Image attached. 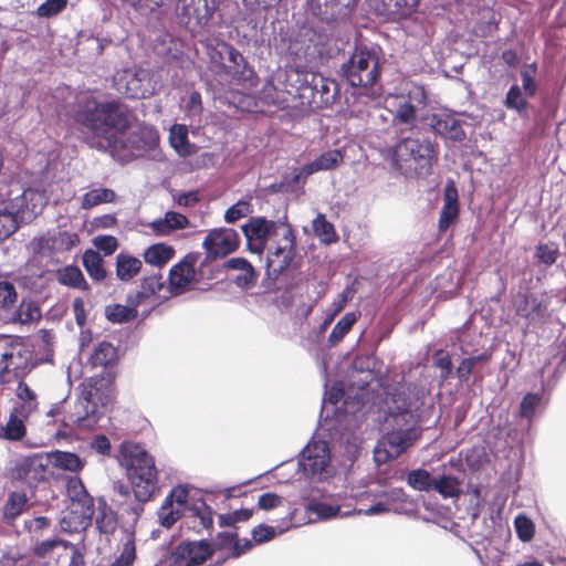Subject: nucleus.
<instances>
[{"label": "nucleus", "instance_id": "nucleus-51", "mask_svg": "<svg viewBox=\"0 0 566 566\" xmlns=\"http://www.w3.org/2000/svg\"><path fill=\"white\" fill-rule=\"evenodd\" d=\"M514 528L520 541L531 542L535 534L533 521L525 514H518L514 518Z\"/></svg>", "mask_w": 566, "mask_h": 566}, {"label": "nucleus", "instance_id": "nucleus-64", "mask_svg": "<svg viewBox=\"0 0 566 566\" xmlns=\"http://www.w3.org/2000/svg\"><path fill=\"white\" fill-rule=\"evenodd\" d=\"M94 245L106 255L113 254L117 249V240L112 235H98L94 239Z\"/></svg>", "mask_w": 566, "mask_h": 566}, {"label": "nucleus", "instance_id": "nucleus-24", "mask_svg": "<svg viewBox=\"0 0 566 566\" xmlns=\"http://www.w3.org/2000/svg\"><path fill=\"white\" fill-rule=\"evenodd\" d=\"M459 214L458 191L452 182L448 184L443 193V207L439 218V229H448Z\"/></svg>", "mask_w": 566, "mask_h": 566}, {"label": "nucleus", "instance_id": "nucleus-61", "mask_svg": "<svg viewBox=\"0 0 566 566\" xmlns=\"http://www.w3.org/2000/svg\"><path fill=\"white\" fill-rule=\"evenodd\" d=\"M67 0H46L42 3L36 13L39 17L50 18L60 13L66 7Z\"/></svg>", "mask_w": 566, "mask_h": 566}, {"label": "nucleus", "instance_id": "nucleus-19", "mask_svg": "<svg viewBox=\"0 0 566 566\" xmlns=\"http://www.w3.org/2000/svg\"><path fill=\"white\" fill-rule=\"evenodd\" d=\"M210 545L205 541L185 542L177 546L174 552L176 566H199L211 556Z\"/></svg>", "mask_w": 566, "mask_h": 566}, {"label": "nucleus", "instance_id": "nucleus-31", "mask_svg": "<svg viewBox=\"0 0 566 566\" xmlns=\"http://www.w3.org/2000/svg\"><path fill=\"white\" fill-rule=\"evenodd\" d=\"M174 256L175 249L165 243L153 244L143 253L146 263L158 268L166 265Z\"/></svg>", "mask_w": 566, "mask_h": 566}, {"label": "nucleus", "instance_id": "nucleus-40", "mask_svg": "<svg viewBox=\"0 0 566 566\" xmlns=\"http://www.w3.org/2000/svg\"><path fill=\"white\" fill-rule=\"evenodd\" d=\"M315 235L325 244L333 243L337 240L334 226L327 221L325 214L318 213L312 222Z\"/></svg>", "mask_w": 566, "mask_h": 566}, {"label": "nucleus", "instance_id": "nucleus-34", "mask_svg": "<svg viewBox=\"0 0 566 566\" xmlns=\"http://www.w3.org/2000/svg\"><path fill=\"white\" fill-rule=\"evenodd\" d=\"M117 359V349L111 343L101 342L90 355L88 361L93 367H107Z\"/></svg>", "mask_w": 566, "mask_h": 566}, {"label": "nucleus", "instance_id": "nucleus-41", "mask_svg": "<svg viewBox=\"0 0 566 566\" xmlns=\"http://www.w3.org/2000/svg\"><path fill=\"white\" fill-rule=\"evenodd\" d=\"M358 316L359 315L354 312L346 313L337 322L328 336V342L332 346L338 344L345 337V335L352 329L353 325L357 322Z\"/></svg>", "mask_w": 566, "mask_h": 566}, {"label": "nucleus", "instance_id": "nucleus-38", "mask_svg": "<svg viewBox=\"0 0 566 566\" xmlns=\"http://www.w3.org/2000/svg\"><path fill=\"white\" fill-rule=\"evenodd\" d=\"M158 294L163 298H168L170 295L161 275H151L145 277L142 282V289L138 297H149L150 295Z\"/></svg>", "mask_w": 566, "mask_h": 566}, {"label": "nucleus", "instance_id": "nucleus-59", "mask_svg": "<svg viewBox=\"0 0 566 566\" xmlns=\"http://www.w3.org/2000/svg\"><path fill=\"white\" fill-rule=\"evenodd\" d=\"M18 298V293L12 283L2 281L0 282V308L11 307Z\"/></svg>", "mask_w": 566, "mask_h": 566}, {"label": "nucleus", "instance_id": "nucleus-42", "mask_svg": "<svg viewBox=\"0 0 566 566\" xmlns=\"http://www.w3.org/2000/svg\"><path fill=\"white\" fill-rule=\"evenodd\" d=\"M24 421L25 420L11 412L7 423L4 426L1 424L2 438L10 441L21 440L27 432Z\"/></svg>", "mask_w": 566, "mask_h": 566}, {"label": "nucleus", "instance_id": "nucleus-37", "mask_svg": "<svg viewBox=\"0 0 566 566\" xmlns=\"http://www.w3.org/2000/svg\"><path fill=\"white\" fill-rule=\"evenodd\" d=\"M291 520L292 518L289 517L287 521L284 522V525H277L276 527L265 524L255 526L252 531L253 541L258 544H262L273 539L276 535L283 534L291 528Z\"/></svg>", "mask_w": 566, "mask_h": 566}, {"label": "nucleus", "instance_id": "nucleus-29", "mask_svg": "<svg viewBox=\"0 0 566 566\" xmlns=\"http://www.w3.org/2000/svg\"><path fill=\"white\" fill-rule=\"evenodd\" d=\"M136 559L135 535L130 530H125L117 548L115 560L109 566H133Z\"/></svg>", "mask_w": 566, "mask_h": 566}, {"label": "nucleus", "instance_id": "nucleus-32", "mask_svg": "<svg viewBox=\"0 0 566 566\" xmlns=\"http://www.w3.org/2000/svg\"><path fill=\"white\" fill-rule=\"evenodd\" d=\"M169 143L179 156L186 157L195 151L193 145L188 140V128L182 124H175L169 132Z\"/></svg>", "mask_w": 566, "mask_h": 566}, {"label": "nucleus", "instance_id": "nucleus-18", "mask_svg": "<svg viewBox=\"0 0 566 566\" xmlns=\"http://www.w3.org/2000/svg\"><path fill=\"white\" fill-rule=\"evenodd\" d=\"M80 242L75 232L56 231L32 240L34 252L41 254H52L70 251Z\"/></svg>", "mask_w": 566, "mask_h": 566}, {"label": "nucleus", "instance_id": "nucleus-7", "mask_svg": "<svg viewBox=\"0 0 566 566\" xmlns=\"http://www.w3.org/2000/svg\"><path fill=\"white\" fill-rule=\"evenodd\" d=\"M185 514L198 521V526L209 530L213 525L212 510L201 500L195 499L187 485H177L165 497L158 510V522L169 528Z\"/></svg>", "mask_w": 566, "mask_h": 566}, {"label": "nucleus", "instance_id": "nucleus-1", "mask_svg": "<svg viewBox=\"0 0 566 566\" xmlns=\"http://www.w3.org/2000/svg\"><path fill=\"white\" fill-rule=\"evenodd\" d=\"M75 103V120L92 133L96 148L113 157L128 160L157 146V132L147 126H130L126 109L118 101L102 103L94 94L83 92Z\"/></svg>", "mask_w": 566, "mask_h": 566}, {"label": "nucleus", "instance_id": "nucleus-60", "mask_svg": "<svg viewBox=\"0 0 566 566\" xmlns=\"http://www.w3.org/2000/svg\"><path fill=\"white\" fill-rule=\"evenodd\" d=\"M253 515V510L241 509L230 514L219 516V523L221 526H232L238 522H245Z\"/></svg>", "mask_w": 566, "mask_h": 566}, {"label": "nucleus", "instance_id": "nucleus-5", "mask_svg": "<svg viewBox=\"0 0 566 566\" xmlns=\"http://www.w3.org/2000/svg\"><path fill=\"white\" fill-rule=\"evenodd\" d=\"M185 514L198 521V526L209 530L213 525L212 510L201 500L195 499L187 485H177L165 497L158 510V522L169 528Z\"/></svg>", "mask_w": 566, "mask_h": 566}, {"label": "nucleus", "instance_id": "nucleus-12", "mask_svg": "<svg viewBox=\"0 0 566 566\" xmlns=\"http://www.w3.org/2000/svg\"><path fill=\"white\" fill-rule=\"evenodd\" d=\"M300 470L308 479L327 480L334 474L328 444L325 441H311L302 451Z\"/></svg>", "mask_w": 566, "mask_h": 566}, {"label": "nucleus", "instance_id": "nucleus-15", "mask_svg": "<svg viewBox=\"0 0 566 566\" xmlns=\"http://www.w3.org/2000/svg\"><path fill=\"white\" fill-rule=\"evenodd\" d=\"M239 243L240 239L235 230L219 228L208 232L202 247L209 256L220 258L234 252Z\"/></svg>", "mask_w": 566, "mask_h": 566}, {"label": "nucleus", "instance_id": "nucleus-49", "mask_svg": "<svg viewBox=\"0 0 566 566\" xmlns=\"http://www.w3.org/2000/svg\"><path fill=\"white\" fill-rule=\"evenodd\" d=\"M433 490L444 497H453L460 494V482L455 476L442 475L434 481Z\"/></svg>", "mask_w": 566, "mask_h": 566}, {"label": "nucleus", "instance_id": "nucleus-46", "mask_svg": "<svg viewBox=\"0 0 566 566\" xmlns=\"http://www.w3.org/2000/svg\"><path fill=\"white\" fill-rule=\"evenodd\" d=\"M227 269L240 270L242 274L237 277L239 285H248L253 282L254 273L251 264L243 258H232L226 263Z\"/></svg>", "mask_w": 566, "mask_h": 566}, {"label": "nucleus", "instance_id": "nucleus-53", "mask_svg": "<svg viewBox=\"0 0 566 566\" xmlns=\"http://www.w3.org/2000/svg\"><path fill=\"white\" fill-rule=\"evenodd\" d=\"M59 280L62 284L82 289L85 286V279L76 266H66L60 271Z\"/></svg>", "mask_w": 566, "mask_h": 566}, {"label": "nucleus", "instance_id": "nucleus-8", "mask_svg": "<svg viewBox=\"0 0 566 566\" xmlns=\"http://www.w3.org/2000/svg\"><path fill=\"white\" fill-rule=\"evenodd\" d=\"M390 165L407 178L423 177L431 172L434 150L424 138H402L389 149Z\"/></svg>", "mask_w": 566, "mask_h": 566}, {"label": "nucleus", "instance_id": "nucleus-58", "mask_svg": "<svg viewBox=\"0 0 566 566\" xmlns=\"http://www.w3.org/2000/svg\"><path fill=\"white\" fill-rule=\"evenodd\" d=\"M251 213V206L248 201H238L231 206L224 213V220L228 223H233L241 218Z\"/></svg>", "mask_w": 566, "mask_h": 566}, {"label": "nucleus", "instance_id": "nucleus-44", "mask_svg": "<svg viewBox=\"0 0 566 566\" xmlns=\"http://www.w3.org/2000/svg\"><path fill=\"white\" fill-rule=\"evenodd\" d=\"M137 316L136 305L115 304L106 307V317L113 323H125Z\"/></svg>", "mask_w": 566, "mask_h": 566}, {"label": "nucleus", "instance_id": "nucleus-35", "mask_svg": "<svg viewBox=\"0 0 566 566\" xmlns=\"http://www.w3.org/2000/svg\"><path fill=\"white\" fill-rule=\"evenodd\" d=\"M49 460L53 467L71 472H77L84 465V462L75 453L59 450L52 452Z\"/></svg>", "mask_w": 566, "mask_h": 566}, {"label": "nucleus", "instance_id": "nucleus-39", "mask_svg": "<svg viewBox=\"0 0 566 566\" xmlns=\"http://www.w3.org/2000/svg\"><path fill=\"white\" fill-rule=\"evenodd\" d=\"M83 265L88 275L95 281H102L106 277V271L103 268V260L98 252L87 250L83 254Z\"/></svg>", "mask_w": 566, "mask_h": 566}, {"label": "nucleus", "instance_id": "nucleus-63", "mask_svg": "<svg viewBox=\"0 0 566 566\" xmlns=\"http://www.w3.org/2000/svg\"><path fill=\"white\" fill-rule=\"evenodd\" d=\"M541 403V396L537 394H527L521 402V416L531 419L536 408Z\"/></svg>", "mask_w": 566, "mask_h": 566}, {"label": "nucleus", "instance_id": "nucleus-55", "mask_svg": "<svg viewBox=\"0 0 566 566\" xmlns=\"http://www.w3.org/2000/svg\"><path fill=\"white\" fill-rule=\"evenodd\" d=\"M406 103L411 104L417 111L427 103V93L422 85L412 84L406 95H398Z\"/></svg>", "mask_w": 566, "mask_h": 566}, {"label": "nucleus", "instance_id": "nucleus-20", "mask_svg": "<svg viewBox=\"0 0 566 566\" xmlns=\"http://www.w3.org/2000/svg\"><path fill=\"white\" fill-rule=\"evenodd\" d=\"M386 103L392 112L390 124L397 130H411L417 126V109L411 104L406 103L398 95L387 98Z\"/></svg>", "mask_w": 566, "mask_h": 566}, {"label": "nucleus", "instance_id": "nucleus-2", "mask_svg": "<svg viewBox=\"0 0 566 566\" xmlns=\"http://www.w3.org/2000/svg\"><path fill=\"white\" fill-rule=\"evenodd\" d=\"M249 250L261 254L272 237H281L275 247L268 248L266 266L272 273L281 274L292 262L295 254V237L285 221H269L263 217L252 218L242 226Z\"/></svg>", "mask_w": 566, "mask_h": 566}, {"label": "nucleus", "instance_id": "nucleus-36", "mask_svg": "<svg viewBox=\"0 0 566 566\" xmlns=\"http://www.w3.org/2000/svg\"><path fill=\"white\" fill-rule=\"evenodd\" d=\"M115 197V192L109 188H95L82 196L81 207L88 210L101 203L113 202Z\"/></svg>", "mask_w": 566, "mask_h": 566}, {"label": "nucleus", "instance_id": "nucleus-62", "mask_svg": "<svg viewBox=\"0 0 566 566\" xmlns=\"http://www.w3.org/2000/svg\"><path fill=\"white\" fill-rule=\"evenodd\" d=\"M284 505V499L275 493L266 492L258 500V507L262 511H271Z\"/></svg>", "mask_w": 566, "mask_h": 566}, {"label": "nucleus", "instance_id": "nucleus-14", "mask_svg": "<svg viewBox=\"0 0 566 566\" xmlns=\"http://www.w3.org/2000/svg\"><path fill=\"white\" fill-rule=\"evenodd\" d=\"M419 438V431L416 428L405 430H394L384 436L374 449V458L378 464L399 457Z\"/></svg>", "mask_w": 566, "mask_h": 566}, {"label": "nucleus", "instance_id": "nucleus-10", "mask_svg": "<svg viewBox=\"0 0 566 566\" xmlns=\"http://www.w3.org/2000/svg\"><path fill=\"white\" fill-rule=\"evenodd\" d=\"M67 496L70 497V525L71 532H78L86 530L91 525L94 514L93 497L87 493L82 480L77 476H72L67 480L66 484ZM67 516L63 517V523H66Z\"/></svg>", "mask_w": 566, "mask_h": 566}, {"label": "nucleus", "instance_id": "nucleus-9", "mask_svg": "<svg viewBox=\"0 0 566 566\" xmlns=\"http://www.w3.org/2000/svg\"><path fill=\"white\" fill-rule=\"evenodd\" d=\"M126 474L137 501L146 502L157 488V470L154 458L138 446L124 452Z\"/></svg>", "mask_w": 566, "mask_h": 566}, {"label": "nucleus", "instance_id": "nucleus-23", "mask_svg": "<svg viewBox=\"0 0 566 566\" xmlns=\"http://www.w3.org/2000/svg\"><path fill=\"white\" fill-rule=\"evenodd\" d=\"M430 127L444 138L460 142L464 137V132L460 122L451 114L437 113L429 118Z\"/></svg>", "mask_w": 566, "mask_h": 566}, {"label": "nucleus", "instance_id": "nucleus-6", "mask_svg": "<svg viewBox=\"0 0 566 566\" xmlns=\"http://www.w3.org/2000/svg\"><path fill=\"white\" fill-rule=\"evenodd\" d=\"M185 514L198 521V526L209 530L213 525L212 510L201 500L195 499L187 485H177L165 497L158 510V522L169 528Z\"/></svg>", "mask_w": 566, "mask_h": 566}, {"label": "nucleus", "instance_id": "nucleus-3", "mask_svg": "<svg viewBox=\"0 0 566 566\" xmlns=\"http://www.w3.org/2000/svg\"><path fill=\"white\" fill-rule=\"evenodd\" d=\"M46 202L44 192L27 188L18 181L0 185V235L7 238L20 224L31 222L42 212Z\"/></svg>", "mask_w": 566, "mask_h": 566}, {"label": "nucleus", "instance_id": "nucleus-28", "mask_svg": "<svg viewBox=\"0 0 566 566\" xmlns=\"http://www.w3.org/2000/svg\"><path fill=\"white\" fill-rule=\"evenodd\" d=\"M29 507V497L24 492L13 491L8 494L2 506L3 520L8 523L14 522Z\"/></svg>", "mask_w": 566, "mask_h": 566}, {"label": "nucleus", "instance_id": "nucleus-4", "mask_svg": "<svg viewBox=\"0 0 566 566\" xmlns=\"http://www.w3.org/2000/svg\"><path fill=\"white\" fill-rule=\"evenodd\" d=\"M114 388L109 380L91 378L83 384L81 397L63 419L65 428L92 429L97 426L113 399Z\"/></svg>", "mask_w": 566, "mask_h": 566}, {"label": "nucleus", "instance_id": "nucleus-45", "mask_svg": "<svg viewBox=\"0 0 566 566\" xmlns=\"http://www.w3.org/2000/svg\"><path fill=\"white\" fill-rule=\"evenodd\" d=\"M436 479L430 475L426 470L418 469L408 473V484L418 491H431L433 490Z\"/></svg>", "mask_w": 566, "mask_h": 566}, {"label": "nucleus", "instance_id": "nucleus-52", "mask_svg": "<svg viewBox=\"0 0 566 566\" xmlns=\"http://www.w3.org/2000/svg\"><path fill=\"white\" fill-rule=\"evenodd\" d=\"M526 98L524 91L516 84L512 85L505 96V106L510 109L522 112L526 108Z\"/></svg>", "mask_w": 566, "mask_h": 566}, {"label": "nucleus", "instance_id": "nucleus-56", "mask_svg": "<svg viewBox=\"0 0 566 566\" xmlns=\"http://www.w3.org/2000/svg\"><path fill=\"white\" fill-rule=\"evenodd\" d=\"M433 365L440 370V378L447 380L452 374V361L448 352L439 349L433 354Z\"/></svg>", "mask_w": 566, "mask_h": 566}, {"label": "nucleus", "instance_id": "nucleus-43", "mask_svg": "<svg viewBox=\"0 0 566 566\" xmlns=\"http://www.w3.org/2000/svg\"><path fill=\"white\" fill-rule=\"evenodd\" d=\"M96 527L103 534H112L117 526V518L114 511L105 504L98 507Z\"/></svg>", "mask_w": 566, "mask_h": 566}, {"label": "nucleus", "instance_id": "nucleus-30", "mask_svg": "<svg viewBox=\"0 0 566 566\" xmlns=\"http://www.w3.org/2000/svg\"><path fill=\"white\" fill-rule=\"evenodd\" d=\"M516 314L530 323L539 321L545 313V307L533 296H518L515 300Z\"/></svg>", "mask_w": 566, "mask_h": 566}, {"label": "nucleus", "instance_id": "nucleus-13", "mask_svg": "<svg viewBox=\"0 0 566 566\" xmlns=\"http://www.w3.org/2000/svg\"><path fill=\"white\" fill-rule=\"evenodd\" d=\"M116 90L130 98H147L158 90V82L148 70L129 69L115 76Z\"/></svg>", "mask_w": 566, "mask_h": 566}, {"label": "nucleus", "instance_id": "nucleus-17", "mask_svg": "<svg viewBox=\"0 0 566 566\" xmlns=\"http://www.w3.org/2000/svg\"><path fill=\"white\" fill-rule=\"evenodd\" d=\"M196 261L195 255L188 254L170 269L167 286L169 295L182 294L196 282Z\"/></svg>", "mask_w": 566, "mask_h": 566}, {"label": "nucleus", "instance_id": "nucleus-21", "mask_svg": "<svg viewBox=\"0 0 566 566\" xmlns=\"http://www.w3.org/2000/svg\"><path fill=\"white\" fill-rule=\"evenodd\" d=\"M44 472L43 455L35 453L19 459L15 463L13 475L15 479L32 485L44 478Z\"/></svg>", "mask_w": 566, "mask_h": 566}, {"label": "nucleus", "instance_id": "nucleus-33", "mask_svg": "<svg viewBox=\"0 0 566 566\" xmlns=\"http://www.w3.org/2000/svg\"><path fill=\"white\" fill-rule=\"evenodd\" d=\"M142 269V261L129 254L119 253L116 256V275L120 281H129Z\"/></svg>", "mask_w": 566, "mask_h": 566}, {"label": "nucleus", "instance_id": "nucleus-57", "mask_svg": "<svg viewBox=\"0 0 566 566\" xmlns=\"http://www.w3.org/2000/svg\"><path fill=\"white\" fill-rule=\"evenodd\" d=\"M186 116L191 123L200 122L202 113L201 95L198 92H192L185 105Z\"/></svg>", "mask_w": 566, "mask_h": 566}, {"label": "nucleus", "instance_id": "nucleus-11", "mask_svg": "<svg viewBox=\"0 0 566 566\" xmlns=\"http://www.w3.org/2000/svg\"><path fill=\"white\" fill-rule=\"evenodd\" d=\"M346 80L352 86L373 85L379 75V59L375 50L357 48L343 65Z\"/></svg>", "mask_w": 566, "mask_h": 566}, {"label": "nucleus", "instance_id": "nucleus-22", "mask_svg": "<svg viewBox=\"0 0 566 566\" xmlns=\"http://www.w3.org/2000/svg\"><path fill=\"white\" fill-rule=\"evenodd\" d=\"M348 505L338 503L336 497L324 500H312L307 506V513L315 515L318 520H331L335 517H346L352 514V510H346Z\"/></svg>", "mask_w": 566, "mask_h": 566}, {"label": "nucleus", "instance_id": "nucleus-50", "mask_svg": "<svg viewBox=\"0 0 566 566\" xmlns=\"http://www.w3.org/2000/svg\"><path fill=\"white\" fill-rule=\"evenodd\" d=\"M537 74L536 63L524 65L521 70L522 90L525 96L534 97L537 91V83L535 81Z\"/></svg>", "mask_w": 566, "mask_h": 566}, {"label": "nucleus", "instance_id": "nucleus-48", "mask_svg": "<svg viewBox=\"0 0 566 566\" xmlns=\"http://www.w3.org/2000/svg\"><path fill=\"white\" fill-rule=\"evenodd\" d=\"M490 354L484 352L476 356L464 358L457 368V377L461 381L469 379L471 373L479 364H484L490 359Z\"/></svg>", "mask_w": 566, "mask_h": 566}, {"label": "nucleus", "instance_id": "nucleus-26", "mask_svg": "<svg viewBox=\"0 0 566 566\" xmlns=\"http://www.w3.org/2000/svg\"><path fill=\"white\" fill-rule=\"evenodd\" d=\"M189 226V220L186 216L168 211L163 218L155 219L149 223V228L157 235H169L171 232L185 229Z\"/></svg>", "mask_w": 566, "mask_h": 566}, {"label": "nucleus", "instance_id": "nucleus-54", "mask_svg": "<svg viewBox=\"0 0 566 566\" xmlns=\"http://www.w3.org/2000/svg\"><path fill=\"white\" fill-rule=\"evenodd\" d=\"M54 548H62L65 552V554L66 555L70 554L72 556V558L76 554L74 545H72L65 541H62V539H48V541L41 542L36 546V554L40 556H43V555L48 554L49 552L53 551Z\"/></svg>", "mask_w": 566, "mask_h": 566}, {"label": "nucleus", "instance_id": "nucleus-16", "mask_svg": "<svg viewBox=\"0 0 566 566\" xmlns=\"http://www.w3.org/2000/svg\"><path fill=\"white\" fill-rule=\"evenodd\" d=\"M382 7L377 9L380 14H396L409 7L408 0H381ZM358 0H324V12L331 17L345 18L356 8Z\"/></svg>", "mask_w": 566, "mask_h": 566}, {"label": "nucleus", "instance_id": "nucleus-47", "mask_svg": "<svg viewBox=\"0 0 566 566\" xmlns=\"http://www.w3.org/2000/svg\"><path fill=\"white\" fill-rule=\"evenodd\" d=\"M41 317L38 305L32 301H22L19 308L14 313L13 322L21 324H30Z\"/></svg>", "mask_w": 566, "mask_h": 566}, {"label": "nucleus", "instance_id": "nucleus-27", "mask_svg": "<svg viewBox=\"0 0 566 566\" xmlns=\"http://www.w3.org/2000/svg\"><path fill=\"white\" fill-rule=\"evenodd\" d=\"M344 160V156L338 149H329L323 153L319 157H317L312 163L304 165L301 168V176H310L317 171L332 170L338 167Z\"/></svg>", "mask_w": 566, "mask_h": 566}, {"label": "nucleus", "instance_id": "nucleus-25", "mask_svg": "<svg viewBox=\"0 0 566 566\" xmlns=\"http://www.w3.org/2000/svg\"><path fill=\"white\" fill-rule=\"evenodd\" d=\"M21 367V346L7 340L0 342V377L2 381H6V373L17 371Z\"/></svg>", "mask_w": 566, "mask_h": 566}]
</instances>
